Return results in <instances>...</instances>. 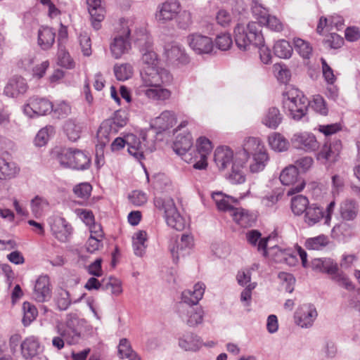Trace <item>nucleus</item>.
<instances>
[{
	"mask_svg": "<svg viewBox=\"0 0 360 360\" xmlns=\"http://www.w3.org/2000/svg\"><path fill=\"white\" fill-rule=\"evenodd\" d=\"M58 335L52 339V345L58 350L62 349L66 343L68 345L77 344L81 339V328L79 320L76 317L68 318L65 323H58L56 326Z\"/></svg>",
	"mask_w": 360,
	"mask_h": 360,
	"instance_id": "f257e3e1",
	"label": "nucleus"
},
{
	"mask_svg": "<svg viewBox=\"0 0 360 360\" xmlns=\"http://www.w3.org/2000/svg\"><path fill=\"white\" fill-rule=\"evenodd\" d=\"M235 42L240 51H246L251 46H259L264 43L260 25L256 22H250L246 26L238 24L234 28Z\"/></svg>",
	"mask_w": 360,
	"mask_h": 360,
	"instance_id": "f03ea898",
	"label": "nucleus"
},
{
	"mask_svg": "<svg viewBox=\"0 0 360 360\" xmlns=\"http://www.w3.org/2000/svg\"><path fill=\"white\" fill-rule=\"evenodd\" d=\"M154 205L157 210L164 214L168 226L182 231L186 227V221L177 210L174 200L169 197H155Z\"/></svg>",
	"mask_w": 360,
	"mask_h": 360,
	"instance_id": "7ed1b4c3",
	"label": "nucleus"
},
{
	"mask_svg": "<svg viewBox=\"0 0 360 360\" xmlns=\"http://www.w3.org/2000/svg\"><path fill=\"white\" fill-rule=\"evenodd\" d=\"M283 96V107L293 120H300L306 115L309 101L301 91L292 89Z\"/></svg>",
	"mask_w": 360,
	"mask_h": 360,
	"instance_id": "20e7f679",
	"label": "nucleus"
},
{
	"mask_svg": "<svg viewBox=\"0 0 360 360\" xmlns=\"http://www.w3.org/2000/svg\"><path fill=\"white\" fill-rule=\"evenodd\" d=\"M58 160L62 166L77 170L86 169L91 164V159L87 154L73 148L63 150L58 155Z\"/></svg>",
	"mask_w": 360,
	"mask_h": 360,
	"instance_id": "39448f33",
	"label": "nucleus"
},
{
	"mask_svg": "<svg viewBox=\"0 0 360 360\" xmlns=\"http://www.w3.org/2000/svg\"><path fill=\"white\" fill-rule=\"evenodd\" d=\"M173 79L170 72L158 67H145L141 72V84L137 87L148 88L157 85H167Z\"/></svg>",
	"mask_w": 360,
	"mask_h": 360,
	"instance_id": "423d86ee",
	"label": "nucleus"
},
{
	"mask_svg": "<svg viewBox=\"0 0 360 360\" xmlns=\"http://www.w3.org/2000/svg\"><path fill=\"white\" fill-rule=\"evenodd\" d=\"M280 180L283 185L291 186L287 191L288 195L301 192L305 186L304 181L299 177L297 168L294 165H289L283 169Z\"/></svg>",
	"mask_w": 360,
	"mask_h": 360,
	"instance_id": "0eeeda50",
	"label": "nucleus"
},
{
	"mask_svg": "<svg viewBox=\"0 0 360 360\" xmlns=\"http://www.w3.org/2000/svg\"><path fill=\"white\" fill-rule=\"evenodd\" d=\"M118 132L111 122L104 120L97 131L98 144L96 148V163L103 160V148L110 142L111 138Z\"/></svg>",
	"mask_w": 360,
	"mask_h": 360,
	"instance_id": "6e6552de",
	"label": "nucleus"
},
{
	"mask_svg": "<svg viewBox=\"0 0 360 360\" xmlns=\"http://www.w3.org/2000/svg\"><path fill=\"white\" fill-rule=\"evenodd\" d=\"M53 104L48 99L37 96L30 97L24 105V112L30 117L42 116L51 112Z\"/></svg>",
	"mask_w": 360,
	"mask_h": 360,
	"instance_id": "1a4fd4ad",
	"label": "nucleus"
},
{
	"mask_svg": "<svg viewBox=\"0 0 360 360\" xmlns=\"http://www.w3.org/2000/svg\"><path fill=\"white\" fill-rule=\"evenodd\" d=\"M341 150L340 140L336 139L332 142L326 141L318 152L316 159L324 165L334 164L338 160Z\"/></svg>",
	"mask_w": 360,
	"mask_h": 360,
	"instance_id": "9d476101",
	"label": "nucleus"
},
{
	"mask_svg": "<svg viewBox=\"0 0 360 360\" xmlns=\"http://www.w3.org/2000/svg\"><path fill=\"white\" fill-rule=\"evenodd\" d=\"M335 207V201H331L326 207V214L325 215L321 207L318 206L316 204H311L309 205L304 212V221L309 226H313L318 223L321 219L324 218L325 224H328Z\"/></svg>",
	"mask_w": 360,
	"mask_h": 360,
	"instance_id": "9b49d317",
	"label": "nucleus"
},
{
	"mask_svg": "<svg viewBox=\"0 0 360 360\" xmlns=\"http://www.w3.org/2000/svg\"><path fill=\"white\" fill-rule=\"evenodd\" d=\"M181 9V4L177 0H169L158 6L155 18L160 23L165 24L175 18Z\"/></svg>",
	"mask_w": 360,
	"mask_h": 360,
	"instance_id": "f8f14e48",
	"label": "nucleus"
},
{
	"mask_svg": "<svg viewBox=\"0 0 360 360\" xmlns=\"http://www.w3.org/2000/svg\"><path fill=\"white\" fill-rule=\"evenodd\" d=\"M290 141L294 148L306 152L315 151L319 147L315 136L308 132L295 133Z\"/></svg>",
	"mask_w": 360,
	"mask_h": 360,
	"instance_id": "ddd939ff",
	"label": "nucleus"
},
{
	"mask_svg": "<svg viewBox=\"0 0 360 360\" xmlns=\"http://www.w3.org/2000/svg\"><path fill=\"white\" fill-rule=\"evenodd\" d=\"M129 35V29L128 27L124 28L122 34L116 36L110 43V52L115 59L121 58L131 49Z\"/></svg>",
	"mask_w": 360,
	"mask_h": 360,
	"instance_id": "4468645a",
	"label": "nucleus"
},
{
	"mask_svg": "<svg viewBox=\"0 0 360 360\" xmlns=\"http://www.w3.org/2000/svg\"><path fill=\"white\" fill-rule=\"evenodd\" d=\"M266 150L265 146L258 138H246L243 144V150L237 153L236 158L243 160L241 165H245L250 155H255V153Z\"/></svg>",
	"mask_w": 360,
	"mask_h": 360,
	"instance_id": "2eb2a0df",
	"label": "nucleus"
},
{
	"mask_svg": "<svg viewBox=\"0 0 360 360\" xmlns=\"http://www.w3.org/2000/svg\"><path fill=\"white\" fill-rule=\"evenodd\" d=\"M316 308L311 304L300 307L295 313V323L302 328L311 327L317 317Z\"/></svg>",
	"mask_w": 360,
	"mask_h": 360,
	"instance_id": "dca6fc26",
	"label": "nucleus"
},
{
	"mask_svg": "<svg viewBox=\"0 0 360 360\" xmlns=\"http://www.w3.org/2000/svg\"><path fill=\"white\" fill-rule=\"evenodd\" d=\"M187 42L198 54L209 53L213 49V41L211 38L199 34H189L187 37Z\"/></svg>",
	"mask_w": 360,
	"mask_h": 360,
	"instance_id": "f3484780",
	"label": "nucleus"
},
{
	"mask_svg": "<svg viewBox=\"0 0 360 360\" xmlns=\"http://www.w3.org/2000/svg\"><path fill=\"white\" fill-rule=\"evenodd\" d=\"M179 312L183 321L190 327H195L202 323L204 312L200 307L181 304L179 307Z\"/></svg>",
	"mask_w": 360,
	"mask_h": 360,
	"instance_id": "a211bd4d",
	"label": "nucleus"
},
{
	"mask_svg": "<svg viewBox=\"0 0 360 360\" xmlns=\"http://www.w3.org/2000/svg\"><path fill=\"white\" fill-rule=\"evenodd\" d=\"M163 86L157 85L146 89L145 87H136V92L138 95L145 96L147 98L152 101H164L171 97L172 92Z\"/></svg>",
	"mask_w": 360,
	"mask_h": 360,
	"instance_id": "6ab92c4d",
	"label": "nucleus"
},
{
	"mask_svg": "<svg viewBox=\"0 0 360 360\" xmlns=\"http://www.w3.org/2000/svg\"><path fill=\"white\" fill-rule=\"evenodd\" d=\"M32 296L39 302H44L50 300L51 289L49 276H40L37 279Z\"/></svg>",
	"mask_w": 360,
	"mask_h": 360,
	"instance_id": "aec40b11",
	"label": "nucleus"
},
{
	"mask_svg": "<svg viewBox=\"0 0 360 360\" xmlns=\"http://www.w3.org/2000/svg\"><path fill=\"white\" fill-rule=\"evenodd\" d=\"M212 149V145L211 141L205 137H200L197 141L196 144V153L198 155L196 158H199L194 165L193 167L196 169H205L207 166V157L210 153Z\"/></svg>",
	"mask_w": 360,
	"mask_h": 360,
	"instance_id": "412c9836",
	"label": "nucleus"
},
{
	"mask_svg": "<svg viewBox=\"0 0 360 360\" xmlns=\"http://www.w3.org/2000/svg\"><path fill=\"white\" fill-rule=\"evenodd\" d=\"M193 245L194 240L193 236L186 233L182 234L180 241L177 242L176 245L170 248L173 260L176 262L180 257L188 255Z\"/></svg>",
	"mask_w": 360,
	"mask_h": 360,
	"instance_id": "4be33fe9",
	"label": "nucleus"
},
{
	"mask_svg": "<svg viewBox=\"0 0 360 360\" xmlns=\"http://www.w3.org/2000/svg\"><path fill=\"white\" fill-rule=\"evenodd\" d=\"M28 85L25 79L20 76H14L11 77L4 89L5 96L10 98H16L20 95L26 93Z\"/></svg>",
	"mask_w": 360,
	"mask_h": 360,
	"instance_id": "5701e85b",
	"label": "nucleus"
},
{
	"mask_svg": "<svg viewBox=\"0 0 360 360\" xmlns=\"http://www.w3.org/2000/svg\"><path fill=\"white\" fill-rule=\"evenodd\" d=\"M138 45L141 47V51L143 52L141 60L146 67H157L158 56L157 54L150 49L152 41L147 35H143L142 39L137 40Z\"/></svg>",
	"mask_w": 360,
	"mask_h": 360,
	"instance_id": "b1692460",
	"label": "nucleus"
},
{
	"mask_svg": "<svg viewBox=\"0 0 360 360\" xmlns=\"http://www.w3.org/2000/svg\"><path fill=\"white\" fill-rule=\"evenodd\" d=\"M205 288V286L203 283H198L194 285L193 290H184L181 294V302L179 304V307L181 304L191 307L196 305L202 297Z\"/></svg>",
	"mask_w": 360,
	"mask_h": 360,
	"instance_id": "393cba45",
	"label": "nucleus"
},
{
	"mask_svg": "<svg viewBox=\"0 0 360 360\" xmlns=\"http://www.w3.org/2000/svg\"><path fill=\"white\" fill-rule=\"evenodd\" d=\"M53 235L60 242H67L72 233V227L63 218H56L51 226Z\"/></svg>",
	"mask_w": 360,
	"mask_h": 360,
	"instance_id": "a878e982",
	"label": "nucleus"
},
{
	"mask_svg": "<svg viewBox=\"0 0 360 360\" xmlns=\"http://www.w3.org/2000/svg\"><path fill=\"white\" fill-rule=\"evenodd\" d=\"M146 134H141L143 141H146ZM126 141L129 153L138 160H142L143 158L144 145L142 143L141 138L133 134H129L126 136Z\"/></svg>",
	"mask_w": 360,
	"mask_h": 360,
	"instance_id": "bb28decb",
	"label": "nucleus"
},
{
	"mask_svg": "<svg viewBox=\"0 0 360 360\" xmlns=\"http://www.w3.org/2000/svg\"><path fill=\"white\" fill-rule=\"evenodd\" d=\"M165 54L171 63L186 64L188 63L189 58L185 53L184 49L177 44H172L166 46Z\"/></svg>",
	"mask_w": 360,
	"mask_h": 360,
	"instance_id": "cd10ccee",
	"label": "nucleus"
},
{
	"mask_svg": "<svg viewBox=\"0 0 360 360\" xmlns=\"http://www.w3.org/2000/svg\"><path fill=\"white\" fill-rule=\"evenodd\" d=\"M359 207L358 203L352 199L343 200L339 207V214L344 221H354L359 213Z\"/></svg>",
	"mask_w": 360,
	"mask_h": 360,
	"instance_id": "c85d7f7f",
	"label": "nucleus"
},
{
	"mask_svg": "<svg viewBox=\"0 0 360 360\" xmlns=\"http://www.w3.org/2000/svg\"><path fill=\"white\" fill-rule=\"evenodd\" d=\"M202 345L200 338L193 333H184L179 338V346L184 351L196 352Z\"/></svg>",
	"mask_w": 360,
	"mask_h": 360,
	"instance_id": "c756f323",
	"label": "nucleus"
},
{
	"mask_svg": "<svg viewBox=\"0 0 360 360\" xmlns=\"http://www.w3.org/2000/svg\"><path fill=\"white\" fill-rule=\"evenodd\" d=\"M233 152L226 146L217 148L214 154V160L220 170L225 169L231 162H233Z\"/></svg>",
	"mask_w": 360,
	"mask_h": 360,
	"instance_id": "7c9ffc66",
	"label": "nucleus"
},
{
	"mask_svg": "<svg viewBox=\"0 0 360 360\" xmlns=\"http://www.w3.org/2000/svg\"><path fill=\"white\" fill-rule=\"evenodd\" d=\"M311 267L314 270L328 275L334 274L338 270V264L331 258H316L312 260Z\"/></svg>",
	"mask_w": 360,
	"mask_h": 360,
	"instance_id": "2f4dec72",
	"label": "nucleus"
},
{
	"mask_svg": "<svg viewBox=\"0 0 360 360\" xmlns=\"http://www.w3.org/2000/svg\"><path fill=\"white\" fill-rule=\"evenodd\" d=\"M283 115L278 108L271 107L264 112L262 118V123L269 129H275L282 122Z\"/></svg>",
	"mask_w": 360,
	"mask_h": 360,
	"instance_id": "473e14b6",
	"label": "nucleus"
},
{
	"mask_svg": "<svg viewBox=\"0 0 360 360\" xmlns=\"http://www.w3.org/2000/svg\"><path fill=\"white\" fill-rule=\"evenodd\" d=\"M176 123L175 114L172 111L165 110L153 121V126L160 131H165Z\"/></svg>",
	"mask_w": 360,
	"mask_h": 360,
	"instance_id": "72a5a7b5",
	"label": "nucleus"
},
{
	"mask_svg": "<svg viewBox=\"0 0 360 360\" xmlns=\"http://www.w3.org/2000/svg\"><path fill=\"white\" fill-rule=\"evenodd\" d=\"M56 32L49 27H41L38 31V44L43 50L49 49L55 41Z\"/></svg>",
	"mask_w": 360,
	"mask_h": 360,
	"instance_id": "f704fd0d",
	"label": "nucleus"
},
{
	"mask_svg": "<svg viewBox=\"0 0 360 360\" xmlns=\"http://www.w3.org/2000/svg\"><path fill=\"white\" fill-rule=\"evenodd\" d=\"M261 236V233L257 230H251L246 233V238L248 243L254 246L257 245L258 250H262L263 255L266 256V246L269 237L262 238Z\"/></svg>",
	"mask_w": 360,
	"mask_h": 360,
	"instance_id": "c9c22d12",
	"label": "nucleus"
},
{
	"mask_svg": "<svg viewBox=\"0 0 360 360\" xmlns=\"http://www.w3.org/2000/svg\"><path fill=\"white\" fill-rule=\"evenodd\" d=\"M63 130L70 141H76L80 138L82 127L76 120L68 119L64 123Z\"/></svg>",
	"mask_w": 360,
	"mask_h": 360,
	"instance_id": "e433bc0d",
	"label": "nucleus"
},
{
	"mask_svg": "<svg viewBox=\"0 0 360 360\" xmlns=\"http://www.w3.org/2000/svg\"><path fill=\"white\" fill-rule=\"evenodd\" d=\"M20 168L14 162H7L0 158V179L7 180L15 178L19 173Z\"/></svg>",
	"mask_w": 360,
	"mask_h": 360,
	"instance_id": "4c0bfd02",
	"label": "nucleus"
},
{
	"mask_svg": "<svg viewBox=\"0 0 360 360\" xmlns=\"http://www.w3.org/2000/svg\"><path fill=\"white\" fill-rule=\"evenodd\" d=\"M231 216L233 220L242 227H248L254 223V217L249 214L248 211L243 208H235L232 210Z\"/></svg>",
	"mask_w": 360,
	"mask_h": 360,
	"instance_id": "58836bf2",
	"label": "nucleus"
},
{
	"mask_svg": "<svg viewBox=\"0 0 360 360\" xmlns=\"http://www.w3.org/2000/svg\"><path fill=\"white\" fill-rule=\"evenodd\" d=\"M268 140L270 147L275 151H286L290 147L289 141L279 133H272Z\"/></svg>",
	"mask_w": 360,
	"mask_h": 360,
	"instance_id": "ea45409f",
	"label": "nucleus"
},
{
	"mask_svg": "<svg viewBox=\"0 0 360 360\" xmlns=\"http://www.w3.org/2000/svg\"><path fill=\"white\" fill-rule=\"evenodd\" d=\"M133 248L136 255L143 256L147 247V233L145 231H139L133 236Z\"/></svg>",
	"mask_w": 360,
	"mask_h": 360,
	"instance_id": "a19ab883",
	"label": "nucleus"
},
{
	"mask_svg": "<svg viewBox=\"0 0 360 360\" xmlns=\"http://www.w3.org/2000/svg\"><path fill=\"white\" fill-rule=\"evenodd\" d=\"M241 163H243V160L236 157L233 162L231 172L229 176L230 181L233 184H242L245 181L243 171L244 165H241Z\"/></svg>",
	"mask_w": 360,
	"mask_h": 360,
	"instance_id": "79ce46f5",
	"label": "nucleus"
},
{
	"mask_svg": "<svg viewBox=\"0 0 360 360\" xmlns=\"http://www.w3.org/2000/svg\"><path fill=\"white\" fill-rule=\"evenodd\" d=\"M269 155L266 150L252 155V160L250 164V171L252 173H257L262 171L267 162L269 161Z\"/></svg>",
	"mask_w": 360,
	"mask_h": 360,
	"instance_id": "37998d69",
	"label": "nucleus"
},
{
	"mask_svg": "<svg viewBox=\"0 0 360 360\" xmlns=\"http://www.w3.org/2000/svg\"><path fill=\"white\" fill-rule=\"evenodd\" d=\"M39 348L38 341L33 337L26 338L21 344V351L22 356L26 358L34 356Z\"/></svg>",
	"mask_w": 360,
	"mask_h": 360,
	"instance_id": "c03bdc74",
	"label": "nucleus"
},
{
	"mask_svg": "<svg viewBox=\"0 0 360 360\" xmlns=\"http://www.w3.org/2000/svg\"><path fill=\"white\" fill-rule=\"evenodd\" d=\"M193 146V139L191 134L186 135L179 134L174 143L173 149L178 154L186 150H191Z\"/></svg>",
	"mask_w": 360,
	"mask_h": 360,
	"instance_id": "a18cd8bd",
	"label": "nucleus"
},
{
	"mask_svg": "<svg viewBox=\"0 0 360 360\" xmlns=\"http://www.w3.org/2000/svg\"><path fill=\"white\" fill-rule=\"evenodd\" d=\"M309 205V200L304 195H297L291 198V210L295 215L302 214Z\"/></svg>",
	"mask_w": 360,
	"mask_h": 360,
	"instance_id": "49530a36",
	"label": "nucleus"
},
{
	"mask_svg": "<svg viewBox=\"0 0 360 360\" xmlns=\"http://www.w3.org/2000/svg\"><path fill=\"white\" fill-rule=\"evenodd\" d=\"M274 53L281 58H289L293 51L291 44L285 39L278 41L274 46Z\"/></svg>",
	"mask_w": 360,
	"mask_h": 360,
	"instance_id": "de8ad7c7",
	"label": "nucleus"
},
{
	"mask_svg": "<svg viewBox=\"0 0 360 360\" xmlns=\"http://www.w3.org/2000/svg\"><path fill=\"white\" fill-rule=\"evenodd\" d=\"M118 354L122 359L127 358L129 360H140L136 353L131 349L129 341L126 338L120 340L118 346Z\"/></svg>",
	"mask_w": 360,
	"mask_h": 360,
	"instance_id": "09e8293b",
	"label": "nucleus"
},
{
	"mask_svg": "<svg viewBox=\"0 0 360 360\" xmlns=\"http://www.w3.org/2000/svg\"><path fill=\"white\" fill-rule=\"evenodd\" d=\"M22 310L23 318L22 321L23 325L27 326L36 319L38 315V310L34 304L28 302H25L22 304Z\"/></svg>",
	"mask_w": 360,
	"mask_h": 360,
	"instance_id": "8fccbe9b",
	"label": "nucleus"
},
{
	"mask_svg": "<svg viewBox=\"0 0 360 360\" xmlns=\"http://www.w3.org/2000/svg\"><path fill=\"white\" fill-rule=\"evenodd\" d=\"M251 9L259 25L263 22V18L266 19L269 15L268 9L263 6L261 0H252Z\"/></svg>",
	"mask_w": 360,
	"mask_h": 360,
	"instance_id": "3c124183",
	"label": "nucleus"
},
{
	"mask_svg": "<svg viewBox=\"0 0 360 360\" xmlns=\"http://www.w3.org/2000/svg\"><path fill=\"white\" fill-rule=\"evenodd\" d=\"M114 72L116 78L120 81H124L129 79L133 75V68L129 63L115 65Z\"/></svg>",
	"mask_w": 360,
	"mask_h": 360,
	"instance_id": "603ef678",
	"label": "nucleus"
},
{
	"mask_svg": "<svg viewBox=\"0 0 360 360\" xmlns=\"http://www.w3.org/2000/svg\"><path fill=\"white\" fill-rule=\"evenodd\" d=\"M58 64L62 67L67 69H72L75 67V63L69 53L60 44H58Z\"/></svg>",
	"mask_w": 360,
	"mask_h": 360,
	"instance_id": "864d4df0",
	"label": "nucleus"
},
{
	"mask_svg": "<svg viewBox=\"0 0 360 360\" xmlns=\"http://www.w3.org/2000/svg\"><path fill=\"white\" fill-rule=\"evenodd\" d=\"M177 27L181 30L188 29L193 22L192 14L189 11H179V13L174 18Z\"/></svg>",
	"mask_w": 360,
	"mask_h": 360,
	"instance_id": "5fc2aeb1",
	"label": "nucleus"
},
{
	"mask_svg": "<svg viewBox=\"0 0 360 360\" xmlns=\"http://www.w3.org/2000/svg\"><path fill=\"white\" fill-rule=\"evenodd\" d=\"M295 51L303 58H309L312 53V47L309 42L300 39H294Z\"/></svg>",
	"mask_w": 360,
	"mask_h": 360,
	"instance_id": "6e6d98bb",
	"label": "nucleus"
},
{
	"mask_svg": "<svg viewBox=\"0 0 360 360\" xmlns=\"http://www.w3.org/2000/svg\"><path fill=\"white\" fill-rule=\"evenodd\" d=\"M103 285L102 288L105 290L111 289V293L113 295L119 296L122 293V282L117 278L110 276Z\"/></svg>",
	"mask_w": 360,
	"mask_h": 360,
	"instance_id": "4d7b16f0",
	"label": "nucleus"
},
{
	"mask_svg": "<svg viewBox=\"0 0 360 360\" xmlns=\"http://www.w3.org/2000/svg\"><path fill=\"white\" fill-rule=\"evenodd\" d=\"M48 206L49 203L47 200L38 195L31 200L32 212L36 217L41 216L44 209Z\"/></svg>",
	"mask_w": 360,
	"mask_h": 360,
	"instance_id": "13d9d810",
	"label": "nucleus"
},
{
	"mask_svg": "<svg viewBox=\"0 0 360 360\" xmlns=\"http://www.w3.org/2000/svg\"><path fill=\"white\" fill-rule=\"evenodd\" d=\"M328 243V238L324 235L311 238L307 240L305 246L309 250H319L327 245Z\"/></svg>",
	"mask_w": 360,
	"mask_h": 360,
	"instance_id": "bf43d9fd",
	"label": "nucleus"
},
{
	"mask_svg": "<svg viewBox=\"0 0 360 360\" xmlns=\"http://www.w3.org/2000/svg\"><path fill=\"white\" fill-rule=\"evenodd\" d=\"M89 15L91 16V25L96 30L101 27V22L103 20L105 17L104 8H98L97 9L89 8Z\"/></svg>",
	"mask_w": 360,
	"mask_h": 360,
	"instance_id": "052dcab7",
	"label": "nucleus"
},
{
	"mask_svg": "<svg viewBox=\"0 0 360 360\" xmlns=\"http://www.w3.org/2000/svg\"><path fill=\"white\" fill-rule=\"evenodd\" d=\"M52 111L57 118L61 119L70 115L72 108L68 103L62 101L57 103L55 106L53 105Z\"/></svg>",
	"mask_w": 360,
	"mask_h": 360,
	"instance_id": "680f3d73",
	"label": "nucleus"
},
{
	"mask_svg": "<svg viewBox=\"0 0 360 360\" xmlns=\"http://www.w3.org/2000/svg\"><path fill=\"white\" fill-rule=\"evenodd\" d=\"M331 278L339 285L345 288L347 290H353L354 287L349 278L343 272L340 271L339 269L336 273L331 275Z\"/></svg>",
	"mask_w": 360,
	"mask_h": 360,
	"instance_id": "e2e57ef3",
	"label": "nucleus"
},
{
	"mask_svg": "<svg viewBox=\"0 0 360 360\" xmlns=\"http://www.w3.org/2000/svg\"><path fill=\"white\" fill-rule=\"evenodd\" d=\"M261 25L267 27L270 30L281 32L284 28L282 22L276 16L269 15L266 19L263 18Z\"/></svg>",
	"mask_w": 360,
	"mask_h": 360,
	"instance_id": "0e129e2a",
	"label": "nucleus"
},
{
	"mask_svg": "<svg viewBox=\"0 0 360 360\" xmlns=\"http://www.w3.org/2000/svg\"><path fill=\"white\" fill-rule=\"evenodd\" d=\"M56 302L58 309L66 310L71 303L69 292L66 290L60 289L56 297Z\"/></svg>",
	"mask_w": 360,
	"mask_h": 360,
	"instance_id": "69168bd1",
	"label": "nucleus"
},
{
	"mask_svg": "<svg viewBox=\"0 0 360 360\" xmlns=\"http://www.w3.org/2000/svg\"><path fill=\"white\" fill-rule=\"evenodd\" d=\"M106 120L111 122L112 125L119 131V129L125 126L127 122V113L123 110H117L111 118L107 119Z\"/></svg>",
	"mask_w": 360,
	"mask_h": 360,
	"instance_id": "338daca9",
	"label": "nucleus"
},
{
	"mask_svg": "<svg viewBox=\"0 0 360 360\" xmlns=\"http://www.w3.org/2000/svg\"><path fill=\"white\" fill-rule=\"evenodd\" d=\"M233 41L231 34L229 33H222L217 35L215 39L216 46L221 50L226 51L232 46Z\"/></svg>",
	"mask_w": 360,
	"mask_h": 360,
	"instance_id": "774afa93",
	"label": "nucleus"
}]
</instances>
